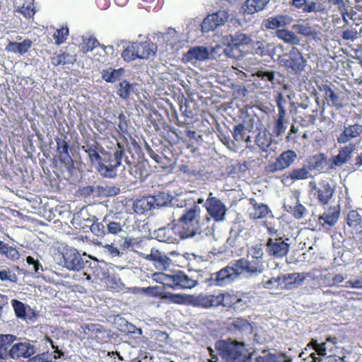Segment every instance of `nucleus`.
I'll return each mask as SVG.
<instances>
[{
    "mask_svg": "<svg viewBox=\"0 0 362 362\" xmlns=\"http://www.w3.org/2000/svg\"><path fill=\"white\" fill-rule=\"evenodd\" d=\"M252 208L250 209L249 217L251 219H260L265 218L270 212L267 205L257 203L255 199H250Z\"/></svg>",
    "mask_w": 362,
    "mask_h": 362,
    "instance_id": "31",
    "label": "nucleus"
},
{
    "mask_svg": "<svg viewBox=\"0 0 362 362\" xmlns=\"http://www.w3.org/2000/svg\"><path fill=\"white\" fill-rule=\"evenodd\" d=\"M36 352L35 346L29 340L14 344L8 351V356L13 359L30 358Z\"/></svg>",
    "mask_w": 362,
    "mask_h": 362,
    "instance_id": "10",
    "label": "nucleus"
},
{
    "mask_svg": "<svg viewBox=\"0 0 362 362\" xmlns=\"http://www.w3.org/2000/svg\"><path fill=\"white\" fill-rule=\"evenodd\" d=\"M230 42L235 47L240 45H247L250 44L252 40L250 36L243 33H236L234 35L231 36Z\"/></svg>",
    "mask_w": 362,
    "mask_h": 362,
    "instance_id": "49",
    "label": "nucleus"
},
{
    "mask_svg": "<svg viewBox=\"0 0 362 362\" xmlns=\"http://www.w3.org/2000/svg\"><path fill=\"white\" fill-rule=\"evenodd\" d=\"M231 326L235 329L240 332L251 329V325L248 320L240 317L234 319L231 322Z\"/></svg>",
    "mask_w": 362,
    "mask_h": 362,
    "instance_id": "57",
    "label": "nucleus"
},
{
    "mask_svg": "<svg viewBox=\"0 0 362 362\" xmlns=\"http://www.w3.org/2000/svg\"><path fill=\"white\" fill-rule=\"evenodd\" d=\"M153 204L148 200V198H142L137 199L134 203V210L139 214H144L145 212L152 209Z\"/></svg>",
    "mask_w": 362,
    "mask_h": 362,
    "instance_id": "40",
    "label": "nucleus"
},
{
    "mask_svg": "<svg viewBox=\"0 0 362 362\" xmlns=\"http://www.w3.org/2000/svg\"><path fill=\"white\" fill-rule=\"evenodd\" d=\"M69 34V30L67 26H62L61 28L57 29V30L53 34L54 43L57 45L63 44L66 42Z\"/></svg>",
    "mask_w": 362,
    "mask_h": 362,
    "instance_id": "53",
    "label": "nucleus"
},
{
    "mask_svg": "<svg viewBox=\"0 0 362 362\" xmlns=\"http://www.w3.org/2000/svg\"><path fill=\"white\" fill-rule=\"evenodd\" d=\"M161 299L165 300L168 303L189 305V294L163 292Z\"/></svg>",
    "mask_w": 362,
    "mask_h": 362,
    "instance_id": "33",
    "label": "nucleus"
},
{
    "mask_svg": "<svg viewBox=\"0 0 362 362\" xmlns=\"http://www.w3.org/2000/svg\"><path fill=\"white\" fill-rule=\"evenodd\" d=\"M100 43L96 38L94 37H88L83 40V42L80 46V51L83 54H87L89 52H91L94 49V48L99 46Z\"/></svg>",
    "mask_w": 362,
    "mask_h": 362,
    "instance_id": "48",
    "label": "nucleus"
},
{
    "mask_svg": "<svg viewBox=\"0 0 362 362\" xmlns=\"http://www.w3.org/2000/svg\"><path fill=\"white\" fill-rule=\"evenodd\" d=\"M82 149L87 153L90 164L95 167L102 159L103 156L100 151L104 148L103 147L99 148L98 143L93 140L92 142L86 141L82 146Z\"/></svg>",
    "mask_w": 362,
    "mask_h": 362,
    "instance_id": "23",
    "label": "nucleus"
},
{
    "mask_svg": "<svg viewBox=\"0 0 362 362\" xmlns=\"http://www.w3.org/2000/svg\"><path fill=\"white\" fill-rule=\"evenodd\" d=\"M117 150L112 155L110 153L102 149L101 160L95 165L98 173L104 177L113 178L117 176V168L122 164V160L125 153L124 144L115 138Z\"/></svg>",
    "mask_w": 362,
    "mask_h": 362,
    "instance_id": "1",
    "label": "nucleus"
},
{
    "mask_svg": "<svg viewBox=\"0 0 362 362\" xmlns=\"http://www.w3.org/2000/svg\"><path fill=\"white\" fill-rule=\"evenodd\" d=\"M341 37L346 40L354 41L358 37V32L355 28L346 29L342 32Z\"/></svg>",
    "mask_w": 362,
    "mask_h": 362,
    "instance_id": "62",
    "label": "nucleus"
},
{
    "mask_svg": "<svg viewBox=\"0 0 362 362\" xmlns=\"http://www.w3.org/2000/svg\"><path fill=\"white\" fill-rule=\"evenodd\" d=\"M362 134V124H354L344 126L341 133L337 138L338 144H346L351 140L358 137Z\"/></svg>",
    "mask_w": 362,
    "mask_h": 362,
    "instance_id": "21",
    "label": "nucleus"
},
{
    "mask_svg": "<svg viewBox=\"0 0 362 362\" xmlns=\"http://www.w3.org/2000/svg\"><path fill=\"white\" fill-rule=\"evenodd\" d=\"M154 235L160 242L168 243H177L182 239L178 231L175 229V224L173 226L168 225L166 227L156 230Z\"/></svg>",
    "mask_w": 362,
    "mask_h": 362,
    "instance_id": "18",
    "label": "nucleus"
},
{
    "mask_svg": "<svg viewBox=\"0 0 362 362\" xmlns=\"http://www.w3.org/2000/svg\"><path fill=\"white\" fill-rule=\"evenodd\" d=\"M233 136L238 142H251L250 137L247 134V131L243 124H238L234 127Z\"/></svg>",
    "mask_w": 362,
    "mask_h": 362,
    "instance_id": "35",
    "label": "nucleus"
},
{
    "mask_svg": "<svg viewBox=\"0 0 362 362\" xmlns=\"http://www.w3.org/2000/svg\"><path fill=\"white\" fill-rule=\"evenodd\" d=\"M238 276L234 262H232L218 272L211 274L207 282L209 286H225L230 284Z\"/></svg>",
    "mask_w": 362,
    "mask_h": 362,
    "instance_id": "6",
    "label": "nucleus"
},
{
    "mask_svg": "<svg viewBox=\"0 0 362 362\" xmlns=\"http://www.w3.org/2000/svg\"><path fill=\"white\" fill-rule=\"evenodd\" d=\"M346 223L354 230L362 228V219L356 210H351L348 213Z\"/></svg>",
    "mask_w": 362,
    "mask_h": 362,
    "instance_id": "38",
    "label": "nucleus"
},
{
    "mask_svg": "<svg viewBox=\"0 0 362 362\" xmlns=\"http://www.w3.org/2000/svg\"><path fill=\"white\" fill-rule=\"evenodd\" d=\"M215 348L218 355L226 362H245V344L238 341L219 340Z\"/></svg>",
    "mask_w": 362,
    "mask_h": 362,
    "instance_id": "4",
    "label": "nucleus"
},
{
    "mask_svg": "<svg viewBox=\"0 0 362 362\" xmlns=\"http://www.w3.org/2000/svg\"><path fill=\"white\" fill-rule=\"evenodd\" d=\"M294 284V274H286L277 276V286L279 290L291 289Z\"/></svg>",
    "mask_w": 362,
    "mask_h": 362,
    "instance_id": "37",
    "label": "nucleus"
},
{
    "mask_svg": "<svg viewBox=\"0 0 362 362\" xmlns=\"http://www.w3.org/2000/svg\"><path fill=\"white\" fill-rule=\"evenodd\" d=\"M212 192L206 202V208L208 214L216 221H220L224 218L226 214V207L220 199L212 197Z\"/></svg>",
    "mask_w": 362,
    "mask_h": 362,
    "instance_id": "12",
    "label": "nucleus"
},
{
    "mask_svg": "<svg viewBox=\"0 0 362 362\" xmlns=\"http://www.w3.org/2000/svg\"><path fill=\"white\" fill-rule=\"evenodd\" d=\"M356 148V146L354 143H349L348 145L341 148L338 154L333 158V163L334 165L340 166L346 163L351 157L352 153Z\"/></svg>",
    "mask_w": 362,
    "mask_h": 362,
    "instance_id": "30",
    "label": "nucleus"
},
{
    "mask_svg": "<svg viewBox=\"0 0 362 362\" xmlns=\"http://www.w3.org/2000/svg\"><path fill=\"white\" fill-rule=\"evenodd\" d=\"M69 54L66 52H62L61 54H55L51 57V63L53 66H57L59 65H66L67 64L73 63L75 59H69Z\"/></svg>",
    "mask_w": 362,
    "mask_h": 362,
    "instance_id": "51",
    "label": "nucleus"
},
{
    "mask_svg": "<svg viewBox=\"0 0 362 362\" xmlns=\"http://www.w3.org/2000/svg\"><path fill=\"white\" fill-rule=\"evenodd\" d=\"M142 291L148 296L153 297H160V298L163 293L161 291L158 286H148L146 288H143Z\"/></svg>",
    "mask_w": 362,
    "mask_h": 362,
    "instance_id": "61",
    "label": "nucleus"
},
{
    "mask_svg": "<svg viewBox=\"0 0 362 362\" xmlns=\"http://www.w3.org/2000/svg\"><path fill=\"white\" fill-rule=\"evenodd\" d=\"M339 216V210L336 209L334 207H330L320 216L319 223L321 224L323 228L326 226H333L338 221Z\"/></svg>",
    "mask_w": 362,
    "mask_h": 362,
    "instance_id": "32",
    "label": "nucleus"
},
{
    "mask_svg": "<svg viewBox=\"0 0 362 362\" xmlns=\"http://www.w3.org/2000/svg\"><path fill=\"white\" fill-rule=\"evenodd\" d=\"M278 107H279V118L276 122L274 132L277 136L281 135L286 129V127L284 125V117L285 115V110L281 103L278 101Z\"/></svg>",
    "mask_w": 362,
    "mask_h": 362,
    "instance_id": "52",
    "label": "nucleus"
},
{
    "mask_svg": "<svg viewBox=\"0 0 362 362\" xmlns=\"http://www.w3.org/2000/svg\"><path fill=\"white\" fill-rule=\"evenodd\" d=\"M200 207L193 205L185 210V212L175 223V229L178 231L182 239L194 236L198 231L200 218Z\"/></svg>",
    "mask_w": 362,
    "mask_h": 362,
    "instance_id": "2",
    "label": "nucleus"
},
{
    "mask_svg": "<svg viewBox=\"0 0 362 362\" xmlns=\"http://www.w3.org/2000/svg\"><path fill=\"white\" fill-rule=\"evenodd\" d=\"M134 42H129L122 52V57L127 62H133L138 59Z\"/></svg>",
    "mask_w": 362,
    "mask_h": 362,
    "instance_id": "42",
    "label": "nucleus"
},
{
    "mask_svg": "<svg viewBox=\"0 0 362 362\" xmlns=\"http://www.w3.org/2000/svg\"><path fill=\"white\" fill-rule=\"evenodd\" d=\"M309 187L311 192L317 196L319 202L323 205L328 204L334 193V189L325 181L320 183L319 187L317 186L315 182H310Z\"/></svg>",
    "mask_w": 362,
    "mask_h": 362,
    "instance_id": "11",
    "label": "nucleus"
},
{
    "mask_svg": "<svg viewBox=\"0 0 362 362\" xmlns=\"http://www.w3.org/2000/svg\"><path fill=\"white\" fill-rule=\"evenodd\" d=\"M294 158V151L288 150L283 152L276 160L274 163L267 166L269 172H276L281 170L288 167L293 162Z\"/></svg>",
    "mask_w": 362,
    "mask_h": 362,
    "instance_id": "22",
    "label": "nucleus"
},
{
    "mask_svg": "<svg viewBox=\"0 0 362 362\" xmlns=\"http://www.w3.org/2000/svg\"><path fill=\"white\" fill-rule=\"evenodd\" d=\"M153 279L157 282L173 289H190L198 284L196 279L189 277L182 271H178L173 275L163 272L155 273Z\"/></svg>",
    "mask_w": 362,
    "mask_h": 362,
    "instance_id": "3",
    "label": "nucleus"
},
{
    "mask_svg": "<svg viewBox=\"0 0 362 362\" xmlns=\"http://www.w3.org/2000/svg\"><path fill=\"white\" fill-rule=\"evenodd\" d=\"M289 249V245L281 238H269L267 243V250L270 255L276 257H283L285 256Z\"/></svg>",
    "mask_w": 362,
    "mask_h": 362,
    "instance_id": "19",
    "label": "nucleus"
},
{
    "mask_svg": "<svg viewBox=\"0 0 362 362\" xmlns=\"http://www.w3.org/2000/svg\"><path fill=\"white\" fill-rule=\"evenodd\" d=\"M11 305L13 308L16 316L18 318H20L22 320H26L25 305L23 302H21L17 299L11 300Z\"/></svg>",
    "mask_w": 362,
    "mask_h": 362,
    "instance_id": "50",
    "label": "nucleus"
},
{
    "mask_svg": "<svg viewBox=\"0 0 362 362\" xmlns=\"http://www.w3.org/2000/svg\"><path fill=\"white\" fill-rule=\"evenodd\" d=\"M296 28L298 29L299 33L316 39L318 37L319 32L314 28L309 25L308 23L296 24Z\"/></svg>",
    "mask_w": 362,
    "mask_h": 362,
    "instance_id": "46",
    "label": "nucleus"
},
{
    "mask_svg": "<svg viewBox=\"0 0 362 362\" xmlns=\"http://www.w3.org/2000/svg\"><path fill=\"white\" fill-rule=\"evenodd\" d=\"M64 266L69 270L79 271L84 267L81 254L76 249H69L63 254Z\"/></svg>",
    "mask_w": 362,
    "mask_h": 362,
    "instance_id": "17",
    "label": "nucleus"
},
{
    "mask_svg": "<svg viewBox=\"0 0 362 362\" xmlns=\"http://www.w3.org/2000/svg\"><path fill=\"white\" fill-rule=\"evenodd\" d=\"M320 90L324 92V97L325 100L333 107L337 109L342 108L345 103L344 100L339 94L336 93L332 88L327 84H322Z\"/></svg>",
    "mask_w": 362,
    "mask_h": 362,
    "instance_id": "27",
    "label": "nucleus"
},
{
    "mask_svg": "<svg viewBox=\"0 0 362 362\" xmlns=\"http://www.w3.org/2000/svg\"><path fill=\"white\" fill-rule=\"evenodd\" d=\"M292 21V18L287 15H277L264 19L262 23V26L267 30H275L289 25Z\"/></svg>",
    "mask_w": 362,
    "mask_h": 362,
    "instance_id": "25",
    "label": "nucleus"
},
{
    "mask_svg": "<svg viewBox=\"0 0 362 362\" xmlns=\"http://www.w3.org/2000/svg\"><path fill=\"white\" fill-rule=\"evenodd\" d=\"M16 339V336L12 334H0V349H6L7 346L11 345V344Z\"/></svg>",
    "mask_w": 362,
    "mask_h": 362,
    "instance_id": "60",
    "label": "nucleus"
},
{
    "mask_svg": "<svg viewBox=\"0 0 362 362\" xmlns=\"http://www.w3.org/2000/svg\"><path fill=\"white\" fill-rule=\"evenodd\" d=\"M256 143L263 151H267V148L271 144V138H267L265 134L262 135L259 133L256 137Z\"/></svg>",
    "mask_w": 362,
    "mask_h": 362,
    "instance_id": "59",
    "label": "nucleus"
},
{
    "mask_svg": "<svg viewBox=\"0 0 362 362\" xmlns=\"http://www.w3.org/2000/svg\"><path fill=\"white\" fill-rule=\"evenodd\" d=\"M16 11L21 13L25 18H30L35 13V6L31 0H24L21 6H19Z\"/></svg>",
    "mask_w": 362,
    "mask_h": 362,
    "instance_id": "39",
    "label": "nucleus"
},
{
    "mask_svg": "<svg viewBox=\"0 0 362 362\" xmlns=\"http://www.w3.org/2000/svg\"><path fill=\"white\" fill-rule=\"evenodd\" d=\"M0 254L4 255L6 258L13 261L18 260L20 257L19 252L16 247L8 245V244L0 240Z\"/></svg>",
    "mask_w": 362,
    "mask_h": 362,
    "instance_id": "34",
    "label": "nucleus"
},
{
    "mask_svg": "<svg viewBox=\"0 0 362 362\" xmlns=\"http://www.w3.org/2000/svg\"><path fill=\"white\" fill-rule=\"evenodd\" d=\"M118 119L119 120V124H117L118 129L119 130V135L120 138L122 139V141H120L122 144H124V147L128 144V141L127 138L122 135V134L127 132V121H126V117L123 113H121L119 115Z\"/></svg>",
    "mask_w": 362,
    "mask_h": 362,
    "instance_id": "54",
    "label": "nucleus"
},
{
    "mask_svg": "<svg viewBox=\"0 0 362 362\" xmlns=\"http://www.w3.org/2000/svg\"><path fill=\"white\" fill-rule=\"evenodd\" d=\"M138 243L136 239L131 237H125L124 238L119 240V247L122 251H127L128 250L133 249L134 246Z\"/></svg>",
    "mask_w": 362,
    "mask_h": 362,
    "instance_id": "58",
    "label": "nucleus"
},
{
    "mask_svg": "<svg viewBox=\"0 0 362 362\" xmlns=\"http://www.w3.org/2000/svg\"><path fill=\"white\" fill-rule=\"evenodd\" d=\"M317 357H325L344 352L341 347L337 345L338 339L336 337H328L324 342L317 343L316 340L311 342Z\"/></svg>",
    "mask_w": 362,
    "mask_h": 362,
    "instance_id": "8",
    "label": "nucleus"
},
{
    "mask_svg": "<svg viewBox=\"0 0 362 362\" xmlns=\"http://www.w3.org/2000/svg\"><path fill=\"white\" fill-rule=\"evenodd\" d=\"M305 354L302 352L299 354L300 362H347L344 352L326 356L325 357H317L315 353H311L308 356L303 357Z\"/></svg>",
    "mask_w": 362,
    "mask_h": 362,
    "instance_id": "24",
    "label": "nucleus"
},
{
    "mask_svg": "<svg viewBox=\"0 0 362 362\" xmlns=\"http://www.w3.org/2000/svg\"><path fill=\"white\" fill-rule=\"evenodd\" d=\"M209 53L206 47L196 46L191 47L183 54V60L185 62H191L193 60L204 61L209 58Z\"/></svg>",
    "mask_w": 362,
    "mask_h": 362,
    "instance_id": "28",
    "label": "nucleus"
},
{
    "mask_svg": "<svg viewBox=\"0 0 362 362\" xmlns=\"http://www.w3.org/2000/svg\"><path fill=\"white\" fill-rule=\"evenodd\" d=\"M124 71V70L122 68L118 69L112 68L104 69L101 72L102 78L107 83H115L119 80Z\"/></svg>",
    "mask_w": 362,
    "mask_h": 362,
    "instance_id": "36",
    "label": "nucleus"
},
{
    "mask_svg": "<svg viewBox=\"0 0 362 362\" xmlns=\"http://www.w3.org/2000/svg\"><path fill=\"white\" fill-rule=\"evenodd\" d=\"M124 225L117 216H105L101 222H94L90 226L91 232L98 237L106 235H119L123 232Z\"/></svg>",
    "mask_w": 362,
    "mask_h": 362,
    "instance_id": "5",
    "label": "nucleus"
},
{
    "mask_svg": "<svg viewBox=\"0 0 362 362\" xmlns=\"http://www.w3.org/2000/svg\"><path fill=\"white\" fill-rule=\"evenodd\" d=\"M132 90V84L127 80L122 81L117 86V93L124 100H127Z\"/></svg>",
    "mask_w": 362,
    "mask_h": 362,
    "instance_id": "44",
    "label": "nucleus"
},
{
    "mask_svg": "<svg viewBox=\"0 0 362 362\" xmlns=\"http://www.w3.org/2000/svg\"><path fill=\"white\" fill-rule=\"evenodd\" d=\"M263 255L262 248L259 245H255L249 250L247 257L250 258L251 260L255 261V262H257L261 267H264Z\"/></svg>",
    "mask_w": 362,
    "mask_h": 362,
    "instance_id": "41",
    "label": "nucleus"
},
{
    "mask_svg": "<svg viewBox=\"0 0 362 362\" xmlns=\"http://www.w3.org/2000/svg\"><path fill=\"white\" fill-rule=\"evenodd\" d=\"M189 305L204 308L217 307L216 295L204 293L198 295L189 294Z\"/></svg>",
    "mask_w": 362,
    "mask_h": 362,
    "instance_id": "15",
    "label": "nucleus"
},
{
    "mask_svg": "<svg viewBox=\"0 0 362 362\" xmlns=\"http://www.w3.org/2000/svg\"><path fill=\"white\" fill-rule=\"evenodd\" d=\"M269 0H246L241 9L244 16L252 15L265 8Z\"/></svg>",
    "mask_w": 362,
    "mask_h": 362,
    "instance_id": "29",
    "label": "nucleus"
},
{
    "mask_svg": "<svg viewBox=\"0 0 362 362\" xmlns=\"http://www.w3.org/2000/svg\"><path fill=\"white\" fill-rule=\"evenodd\" d=\"M26 262L29 265L33 266V270L35 273H38L40 270L43 271L42 266L37 259H35L33 257H26Z\"/></svg>",
    "mask_w": 362,
    "mask_h": 362,
    "instance_id": "63",
    "label": "nucleus"
},
{
    "mask_svg": "<svg viewBox=\"0 0 362 362\" xmlns=\"http://www.w3.org/2000/svg\"><path fill=\"white\" fill-rule=\"evenodd\" d=\"M228 18V12L225 10H219L216 13L209 14L202 23V32L207 33L214 30L218 26L223 25Z\"/></svg>",
    "mask_w": 362,
    "mask_h": 362,
    "instance_id": "9",
    "label": "nucleus"
},
{
    "mask_svg": "<svg viewBox=\"0 0 362 362\" xmlns=\"http://www.w3.org/2000/svg\"><path fill=\"white\" fill-rule=\"evenodd\" d=\"M317 5L315 2L309 1L308 0H296V8H301L305 13H310L319 11Z\"/></svg>",
    "mask_w": 362,
    "mask_h": 362,
    "instance_id": "47",
    "label": "nucleus"
},
{
    "mask_svg": "<svg viewBox=\"0 0 362 362\" xmlns=\"http://www.w3.org/2000/svg\"><path fill=\"white\" fill-rule=\"evenodd\" d=\"M233 262L238 275L245 273L250 275H257L262 273L264 270V267H261L257 262L247 257H242L233 261Z\"/></svg>",
    "mask_w": 362,
    "mask_h": 362,
    "instance_id": "13",
    "label": "nucleus"
},
{
    "mask_svg": "<svg viewBox=\"0 0 362 362\" xmlns=\"http://www.w3.org/2000/svg\"><path fill=\"white\" fill-rule=\"evenodd\" d=\"M57 157L61 166L69 174L72 175L75 169L74 161L71 156L69 150V145L65 139L57 138Z\"/></svg>",
    "mask_w": 362,
    "mask_h": 362,
    "instance_id": "7",
    "label": "nucleus"
},
{
    "mask_svg": "<svg viewBox=\"0 0 362 362\" xmlns=\"http://www.w3.org/2000/svg\"><path fill=\"white\" fill-rule=\"evenodd\" d=\"M134 45L139 59H148L156 54L157 45L149 39L142 42H134Z\"/></svg>",
    "mask_w": 362,
    "mask_h": 362,
    "instance_id": "20",
    "label": "nucleus"
},
{
    "mask_svg": "<svg viewBox=\"0 0 362 362\" xmlns=\"http://www.w3.org/2000/svg\"><path fill=\"white\" fill-rule=\"evenodd\" d=\"M144 259L153 263L159 270H166L171 264V259L164 252L156 248H151L149 254L144 255Z\"/></svg>",
    "mask_w": 362,
    "mask_h": 362,
    "instance_id": "14",
    "label": "nucleus"
},
{
    "mask_svg": "<svg viewBox=\"0 0 362 362\" xmlns=\"http://www.w3.org/2000/svg\"><path fill=\"white\" fill-rule=\"evenodd\" d=\"M163 42H165V49L168 50V47L171 49H173L175 46L178 42V37L175 30H173L172 32H168L167 33H163L160 36Z\"/></svg>",
    "mask_w": 362,
    "mask_h": 362,
    "instance_id": "43",
    "label": "nucleus"
},
{
    "mask_svg": "<svg viewBox=\"0 0 362 362\" xmlns=\"http://www.w3.org/2000/svg\"><path fill=\"white\" fill-rule=\"evenodd\" d=\"M96 192L100 197H113L120 192L119 187L114 185L97 186Z\"/></svg>",
    "mask_w": 362,
    "mask_h": 362,
    "instance_id": "45",
    "label": "nucleus"
},
{
    "mask_svg": "<svg viewBox=\"0 0 362 362\" xmlns=\"http://www.w3.org/2000/svg\"><path fill=\"white\" fill-rule=\"evenodd\" d=\"M33 46V41L26 38L22 42L9 41L5 47L7 52L23 55L27 53Z\"/></svg>",
    "mask_w": 362,
    "mask_h": 362,
    "instance_id": "26",
    "label": "nucleus"
},
{
    "mask_svg": "<svg viewBox=\"0 0 362 362\" xmlns=\"http://www.w3.org/2000/svg\"><path fill=\"white\" fill-rule=\"evenodd\" d=\"M217 307L223 306L227 308H239L245 305L240 296L233 292L221 293L216 295Z\"/></svg>",
    "mask_w": 362,
    "mask_h": 362,
    "instance_id": "16",
    "label": "nucleus"
},
{
    "mask_svg": "<svg viewBox=\"0 0 362 362\" xmlns=\"http://www.w3.org/2000/svg\"><path fill=\"white\" fill-rule=\"evenodd\" d=\"M293 49L294 47L288 54H284L279 57V63L281 66L294 69V58L292 57Z\"/></svg>",
    "mask_w": 362,
    "mask_h": 362,
    "instance_id": "56",
    "label": "nucleus"
},
{
    "mask_svg": "<svg viewBox=\"0 0 362 362\" xmlns=\"http://www.w3.org/2000/svg\"><path fill=\"white\" fill-rule=\"evenodd\" d=\"M276 35L285 42L291 45L294 44V33L291 31H288L285 29H277L276 31Z\"/></svg>",
    "mask_w": 362,
    "mask_h": 362,
    "instance_id": "55",
    "label": "nucleus"
},
{
    "mask_svg": "<svg viewBox=\"0 0 362 362\" xmlns=\"http://www.w3.org/2000/svg\"><path fill=\"white\" fill-rule=\"evenodd\" d=\"M262 286L264 288L270 289V290H279L277 286V277H272L270 279L262 281Z\"/></svg>",
    "mask_w": 362,
    "mask_h": 362,
    "instance_id": "64",
    "label": "nucleus"
}]
</instances>
